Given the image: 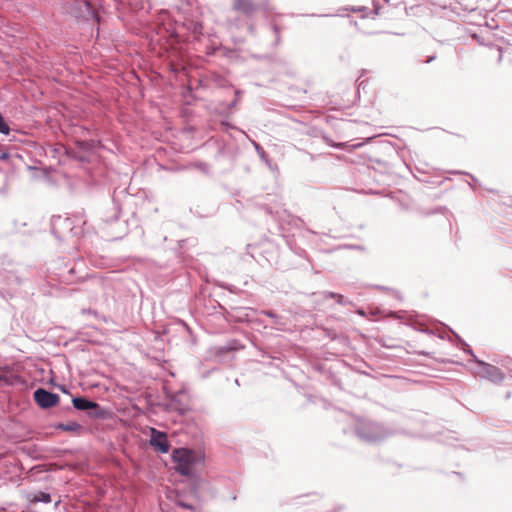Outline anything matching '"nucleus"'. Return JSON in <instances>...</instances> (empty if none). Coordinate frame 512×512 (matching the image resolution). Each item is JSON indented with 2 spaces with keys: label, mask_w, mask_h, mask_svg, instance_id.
Returning <instances> with one entry per match:
<instances>
[{
  "label": "nucleus",
  "mask_w": 512,
  "mask_h": 512,
  "mask_svg": "<svg viewBox=\"0 0 512 512\" xmlns=\"http://www.w3.org/2000/svg\"><path fill=\"white\" fill-rule=\"evenodd\" d=\"M172 460L177 473L193 477L196 475L197 469L204 465L205 454L201 450L176 448L172 452Z\"/></svg>",
  "instance_id": "obj_1"
},
{
  "label": "nucleus",
  "mask_w": 512,
  "mask_h": 512,
  "mask_svg": "<svg viewBox=\"0 0 512 512\" xmlns=\"http://www.w3.org/2000/svg\"><path fill=\"white\" fill-rule=\"evenodd\" d=\"M355 433L364 442L378 443L392 436L395 432L381 423L369 419H358Z\"/></svg>",
  "instance_id": "obj_2"
},
{
  "label": "nucleus",
  "mask_w": 512,
  "mask_h": 512,
  "mask_svg": "<svg viewBox=\"0 0 512 512\" xmlns=\"http://www.w3.org/2000/svg\"><path fill=\"white\" fill-rule=\"evenodd\" d=\"M120 205L113 200L112 206L102 215L103 229L107 230V236L112 239H119L125 234V227L118 221L120 215Z\"/></svg>",
  "instance_id": "obj_3"
},
{
  "label": "nucleus",
  "mask_w": 512,
  "mask_h": 512,
  "mask_svg": "<svg viewBox=\"0 0 512 512\" xmlns=\"http://www.w3.org/2000/svg\"><path fill=\"white\" fill-rule=\"evenodd\" d=\"M460 341L467 347L464 351L471 355L473 357V361L479 365L480 370L476 373L480 378L489 380L496 384L501 383L504 380V374L498 367L478 359L472 349L465 342L462 340Z\"/></svg>",
  "instance_id": "obj_4"
},
{
  "label": "nucleus",
  "mask_w": 512,
  "mask_h": 512,
  "mask_svg": "<svg viewBox=\"0 0 512 512\" xmlns=\"http://www.w3.org/2000/svg\"><path fill=\"white\" fill-rule=\"evenodd\" d=\"M72 404L73 407L79 411H87L90 417L100 418L103 416V410L100 405L86 397H73Z\"/></svg>",
  "instance_id": "obj_5"
},
{
  "label": "nucleus",
  "mask_w": 512,
  "mask_h": 512,
  "mask_svg": "<svg viewBox=\"0 0 512 512\" xmlns=\"http://www.w3.org/2000/svg\"><path fill=\"white\" fill-rule=\"evenodd\" d=\"M35 403L42 409H49L58 404L60 397L45 388H37L33 393Z\"/></svg>",
  "instance_id": "obj_6"
},
{
  "label": "nucleus",
  "mask_w": 512,
  "mask_h": 512,
  "mask_svg": "<svg viewBox=\"0 0 512 512\" xmlns=\"http://www.w3.org/2000/svg\"><path fill=\"white\" fill-rule=\"evenodd\" d=\"M150 445L161 453H167L170 449L166 433L155 428L151 429Z\"/></svg>",
  "instance_id": "obj_7"
},
{
  "label": "nucleus",
  "mask_w": 512,
  "mask_h": 512,
  "mask_svg": "<svg viewBox=\"0 0 512 512\" xmlns=\"http://www.w3.org/2000/svg\"><path fill=\"white\" fill-rule=\"evenodd\" d=\"M232 7L235 11H240L249 17L257 10V5L252 0H233Z\"/></svg>",
  "instance_id": "obj_8"
},
{
  "label": "nucleus",
  "mask_w": 512,
  "mask_h": 512,
  "mask_svg": "<svg viewBox=\"0 0 512 512\" xmlns=\"http://www.w3.org/2000/svg\"><path fill=\"white\" fill-rule=\"evenodd\" d=\"M51 225H52V232L57 238L60 237L58 235V231H57L59 226H65L66 228H68L70 230V232H73V230H74V228L71 227L70 219L62 218L61 216H53Z\"/></svg>",
  "instance_id": "obj_9"
},
{
  "label": "nucleus",
  "mask_w": 512,
  "mask_h": 512,
  "mask_svg": "<svg viewBox=\"0 0 512 512\" xmlns=\"http://www.w3.org/2000/svg\"><path fill=\"white\" fill-rule=\"evenodd\" d=\"M314 296H317L318 297V300H322V301H325L327 299H330V298H334L336 299L337 303L340 304V305H347L348 302L345 301L343 295L341 294H338V293H334V292H321V293H318V294H314Z\"/></svg>",
  "instance_id": "obj_10"
},
{
  "label": "nucleus",
  "mask_w": 512,
  "mask_h": 512,
  "mask_svg": "<svg viewBox=\"0 0 512 512\" xmlns=\"http://www.w3.org/2000/svg\"><path fill=\"white\" fill-rule=\"evenodd\" d=\"M261 314H264V315L272 318L276 329L284 330L286 323L281 316L277 315L276 313H274L270 310H263V311H261Z\"/></svg>",
  "instance_id": "obj_11"
},
{
  "label": "nucleus",
  "mask_w": 512,
  "mask_h": 512,
  "mask_svg": "<svg viewBox=\"0 0 512 512\" xmlns=\"http://www.w3.org/2000/svg\"><path fill=\"white\" fill-rule=\"evenodd\" d=\"M28 499L31 503H50L51 502V495L47 492L38 491L35 494H31L28 496Z\"/></svg>",
  "instance_id": "obj_12"
},
{
  "label": "nucleus",
  "mask_w": 512,
  "mask_h": 512,
  "mask_svg": "<svg viewBox=\"0 0 512 512\" xmlns=\"http://www.w3.org/2000/svg\"><path fill=\"white\" fill-rule=\"evenodd\" d=\"M55 428L66 432H79L82 429V426L73 421L69 423H58L55 425Z\"/></svg>",
  "instance_id": "obj_13"
},
{
  "label": "nucleus",
  "mask_w": 512,
  "mask_h": 512,
  "mask_svg": "<svg viewBox=\"0 0 512 512\" xmlns=\"http://www.w3.org/2000/svg\"><path fill=\"white\" fill-rule=\"evenodd\" d=\"M76 144H77L78 148L80 149V151L83 154L86 153V152L91 151L92 148H93L92 142L86 141V140H84V141H77Z\"/></svg>",
  "instance_id": "obj_14"
},
{
  "label": "nucleus",
  "mask_w": 512,
  "mask_h": 512,
  "mask_svg": "<svg viewBox=\"0 0 512 512\" xmlns=\"http://www.w3.org/2000/svg\"><path fill=\"white\" fill-rule=\"evenodd\" d=\"M67 154L73 158V159H76L80 162H84L87 160V156L85 154H83L81 151L80 152H77V151H74V150H68L67 151Z\"/></svg>",
  "instance_id": "obj_15"
},
{
  "label": "nucleus",
  "mask_w": 512,
  "mask_h": 512,
  "mask_svg": "<svg viewBox=\"0 0 512 512\" xmlns=\"http://www.w3.org/2000/svg\"><path fill=\"white\" fill-rule=\"evenodd\" d=\"M10 133V127L6 122L4 116L0 113V134L8 135Z\"/></svg>",
  "instance_id": "obj_16"
},
{
  "label": "nucleus",
  "mask_w": 512,
  "mask_h": 512,
  "mask_svg": "<svg viewBox=\"0 0 512 512\" xmlns=\"http://www.w3.org/2000/svg\"><path fill=\"white\" fill-rule=\"evenodd\" d=\"M253 145H254L255 150L257 151V154L259 155V157L267 163L268 156H267L266 152L264 151V149L257 142H253Z\"/></svg>",
  "instance_id": "obj_17"
},
{
  "label": "nucleus",
  "mask_w": 512,
  "mask_h": 512,
  "mask_svg": "<svg viewBox=\"0 0 512 512\" xmlns=\"http://www.w3.org/2000/svg\"><path fill=\"white\" fill-rule=\"evenodd\" d=\"M272 29L275 33V45H278L281 41V37H280V28L278 25L276 24H273L272 25Z\"/></svg>",
  "instance_id": "obj_18"
},
{
  "label": "nucleus",
  "mask_w": 512,
  "mask_h": 512,
  "mask_svg": "<svg viewBox=\"0 0 512 512\" xmlns=\"http://www.w3.org/2000/svg\"><path fill=\"white\" fill-rule=\"evenodd\" d=\"M323 139H324L325 143L331 147L341 148L343 146V143H334V142H332V140L330 138H328L326 136H324Z\"/></svg>",
  "instance_id": "obj_19"
},
{
  "label": "nucleus",
  "mask_w": 512,
  "mask_h": 512,
  "mask_svg": "<svg viewBox=\"0 0 512 512\" xmlns=\"http://www.w3.org/2000/svg\"><path fill=\"white\" fill-rule=\"evenodd\" d=\"M10 158L9 152H0V161H6Z\"/></svg>",
  "instance_id": "obj_20"
},
{
  "label": "nucleus",
  "mask_w": 512,
  "mask_h": 512,
  "mask_svg": "<svg viewBox=\"0 0 512 512\" xmlns=\"http://www.w3.org/2000/svg\"><path fill=\"white\" fill-rule=\"evenodd\" d=\"M364 9H365L364 7H359V8L352 7L350 10L353 12H360V11H363Z\"/></svg>",
  "instance_id": "obj_21"
},
{
  "label": "nucleus",
  "mask_w": 512,
  "mask_h": 512,
  "mask_svg": "<svg viewBox=\"0 0 512 512\" xmlns=\"http://www.w3.org/2000/svg\"><path fill=\"white\" fill-rule=\"evenodd\" d=\"M198 167H199L200 169H202L203 171H206V169H207V164H205V163H200V164L198 165Z\"/></svg>",
  "instance_id": "obj_22"
},
{
  "label": "nucleus",
  "mask_w": 512,
  "mask_h": 512,
  "mask_svg": "<svg viewBox=\"0 0 512 512\" xmlns=\"http://www.w3.org/2000/svg\"><path fill=\"white\" fill-rule=\"evenodd\" d=\"M181 506L187 509H192V506L190 504L182 503Z\"/></svg>",
  "instance_id": "obj_23"
},
{
  "label": "nucleus",
  "mask_w": 512,
  "mask_h": 512,
  "mask_svg": "<svg viewBox=\"0 0 512 512\" xmlns=\"http://www.w3.org/2000/svg\"><path fill=\"white\" fill-rule=\"evenodd\" d=\"M435 59V56H430L428 59H427V63H430L432 62L433 60Z\"/></svg>",
  "instance_id": "obj_24"
},
{
  "label": "nucleus",
  "mask_w": 512,
  "mask_h": 512,
  "mask_svg": "<svg viewBox=\"0 0 512 512\" xmlns=\"http://www.w3.org/2000/svg\"><path fill=\"white\" fill-rule=\"evenodd\" d=\"M453 173H454V174H465V175H469L468 173H466V172H461V171H454Z\"/></svg>",
  "instance_id": "obj_25"
},
{
  "label": "nucleus",
  "mask_w": 512,
  "mask_h": 512,
  "mask_svg": "<svg viewBox=\"0 0 512 512\" xmlns=\"http://www.w3.org/2000/svg\"><path fill=\"white\" fill-rule=\"evenodd\" d=\"M236 104H237V100H234V101L230 104V107H234Z\"/></svg>",
  "instance_id": "obj_26"
},
{
  "label": "nucleus",
  "mask_w": 512,
  "mask_h": 512,
  "mask_svg": "<svg viewBox=\"0 0 512 512\" xmlns=\"http://www.w3.org/2000/svg\"><path fill=\"white\" fill-rule=\"evenodd\" d=\"M59 504H60V500H58L57 502H55V504H54L55 508H57Z\"/></svg>",
  "instance_id": "obj_27"
},
{
  "label": "nucleus",
  "mask_w": 512,
  "mask_h": 512,
  "mask_svg": "<svg viewBox=\"0 0 512 512\" xmlns=\"http://www.w3.org/2000/svg\"><path fill=\"white\" fill-rule=\"evenodd\" d=\"M472 180H473V184H476L477 182V179H475L473 176H471Z\"/></svg>",
  "instance_id": "obj_28"
},
{
  "label": "nucleus",
  "mask_w": 512,
  "mask_h": 512,
  "mask_svg": "<svg viewBox=\"0 0 512 512\" xmlns=\"http://www.w3.org/2000/svg\"><path fill=\"white\" fill-rule=\"evenodd\" d=\"M310 16H318L317 14L315 13H312ZM324 16H329L328 14H325Z\"/></svg>",
  "instance_id": "obj_29"
},
{
  "label": "nucleus",
  "mask_w": 512,
  "mask_h": 512,
  "mask_svg": "<svg viewBox=\"0 0 512 512\" xmlns=\"http://www.w3.org/2000/svg\"><path fill=\"white\" fill-rule=\"evenodd\" d=\"M384 1L388 3L390 0H384Z\"/></svg>",
  "instance_id": "obj_30"
},
{
  "label": "nucleus",
  "mask_w": 512,
  "mask_h": 512,
  "mask_svg": "<svg viewBox=\"0 0 512 512\" xmlns=\"http://www.w3.org/2000/svg\"><path fill=\"white\" fill-rule=\"evenodd\" d=\"M0 512H3V509H0Z\"/></svg>",
  "instance_id": "obj_31"
},
{
  "label": "nucleus",
  "mask_w": 512,
  "mask_h": 512,
  "mask_svg": "<svg viewBox=\"0 0 512 512\" xmlns=\"http://www.w3.org/2000/svg\"><path fill=\"white\" fill-rule=\"evenodd\" d=\"M510 372H512V368H510Z\"/></svg>",
  "instance_id": "obj_32"
}]
</instances>
